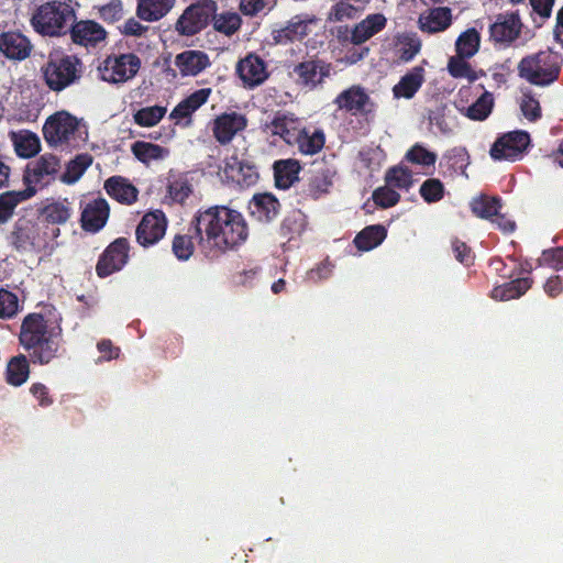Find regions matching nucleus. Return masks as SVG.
<instances>
[{"mask_svg":"<svg viewBox=\"0 0 563 563\" xmlns=\"http://www.w3.org/2000/svg\"><path fill=\"white\" fill-rule=\"evenodd\" d=\"M452 251L455 260L465 267L474 263L475 254L472 247L459 238H453L451 241Z\"/></svg>","mask_w":563,"mask_h":563,"instance_id":"62","label":"nucleus"},{"mask_svg":"<svg viewBox=\"0 0 563 563\" xmlns=\"http://www.w3.org/2000/svg\"><path fill=\"white\" fill-rule=\"evenodd\" d=\"M500 208L501 203L498 197L477 196L471 199V211L481 219H493Z\"/></svg>","mask_w":563,"mask_h":563,"instance_id":"44","label":"nucleus"},{"mask_svg":"<svg viewBox=\"0 0 563 563\" xmlns=\"http://www.w3.org/2000/svg\"><path fill=\"white\" fill-rule=\"evenodd\" d=\"M387 236V230L382 224L365 227L354 238L355 246L362 252L377 247Z\"/></svg>","mask_w":563,"mask_h":563,"instance_id":"36","label":"nucleus"},{"mask_svg":"<svg viewBox=\"0 0 563 563\" xmlns=\"http://www.w3.org/2000/svg\"><path fill=\"white\" fill-rule=\"evenodd\" d=\"M406 159L410 163L422 165V166H432L437 162V154L430 151H427L420 144H415L405 155Z\"/></svg>","mask_w":563,"mask_h":563,"instance_id":"60","label":"nucleus"},{"mask_svg":"<svg viewBox=\"0 0 563 563\" xmlns=\"http://www.w3.org/2000/svg\"><path fill=\"white\" fill-rule=\"evenodd\" d=\"M32 47L31 40L19 32L0 34V52L9 59H26L31 55Z\"/></svg>","mask_w":563,"mask_h":563,"instance_id":"23","label":"nucleus"},{"mask_svg":"<svg viewBox=\"0 0 563 563\" xmlns=\"http://www.w3.org/2000/svg\"><path fill=\"white\" fill-rule=\"evenodd\" d=\"M172 253L180 262L190 260L195 253L194 236L189 233H176L172 240Z\"/></svg>","mask_w":563,"mask_h":563,"instance_id":"49","label":"nucleus"},{"mask_svg":"<svg viewBox=\"0 0 563 563\" xmlns=\"http://www.w3.org/2000/svg\"><path fill=\"white\" fill-rule=\"evenodd\" d=\"M110 217V205L103 197L88 201L81 211L80 223L86 232L97 233L108 222Z\"/></svg>","mask_w":563,"mask_h":563,"instance_id":"17","label":"nucleus"},{"mask_svg":"<svg viewBox=\"0 0 563 563\" xmlns=\"http://www.w3.org/2000/svg\"><path fill=\"white\" fill-rule=\"evenodd\" d=\"M530 141L529 133L523 130L504 133L492 145L489 155L495 161H517L527 152Z\"/></svg>","mask_w":563,"mask_h":563,"instance_id":"9","label":"nucleus"},{"mask_svg":"<svg viewBox=\"0 0 563 563\" xmlns=\"http://www.w3.org/2000/svg\"><path fill=\"white\" fill-rule=\"evenodd\" d=\"M531 18L537 27H541L553 12L555 0H529Z\"/></svg>","mask_w":563,"mask_h":563,"instance_id":"55","label":"nucleus"},{"mask_svg":"<svg viewBox=\"0 0 563 563\" xmlns=\"http://www.w3.org/2000/svg\"><path fill=\"white\" fill-rule=\"evenodd\" d=\"M481 45V34L476 29H467L455 41L456 55L472 57Z\"/></svg>","mask_w":563,"mask_h":563,"instance_id":"45","label":"nucleus"},{"mask_svg":"<svg viewBox=\"0 0 563 563\" xmlns=\"http://www.w3.org/2000/svg\"><path fill=\"white\" fill-rule=\"evenodd\" d=\"M59 234L58 228H43L25 217L19 218L8 235L10 245L18 253H40Z\"/></svg>","mask_w":563,"mask_h":563,"instance_id":"4","label":"nucleus"},{"mask_svg":"<svg viewBox=\"0 0 563 563\" xmlns=\"http://www.w3.org/2000/svg\"><path fill=\"white\" fill-rule=\"evenodd\" d=\"M331 186L332 181L329 172H317L308 179V195L313 198H319L321 195L328 194Z\"/></svg>","mask_w":563,"mask_h":563,"instance_id":"54","label":"nucleus"},{"mask_svg":"<svg viewBox=\"0 0 563 563\" xmlns=\"http://www.w3.org/2000/svg\"><path fill=\"white\" fill-rule=\"evenodd\" d=\"M398 45L399 59L408 63L415 58V56L421 49V40L413 32H405L396 37Z\"/></svg>","mask_w":563,"mask_h":563,"instance_id":"42","label":"nucleus"},{"mask_svg":"<svg viewBox=\"0 0 563 563\" xmlns=\"http://www.w3.org/2000/svg\"><path fill=\"white\" fill-rule=\"evenodd\" d=\"M33 194L32 189L0 194V227L8 223L13 216L15 207L29 199Z\"/></svg>","mask_w":563,"mask_h":563,"instance_id":"39","label":"nucleus"},{"mask_svg":"<svg viewBox=\"0 0 563 563\" xmlns=\"http://www.w3.org/2000/svg\"><path fill=\"white\" fill-rule=\"evenodd\" d=\"M82 68V62L76 55H49L42 75L46 86L59 92L80 80Z\"/></svg>","mask_w":563,"mask_h":563,"instance_id":"5","label":"nucleus"},{"mask_svg":"<svg viewBox=\"0 0 563 563\" xmlns=\"http://www.w3.org/2000/svg\"><path fill=\"white\" fill-rule=\"evenodd\" d=\"M306 228V217L298 210H291L283 220L279 232L280 236L291 240L295 236H299Z\"/></svg>","mask_w":563,"mask_h":563,"instance_id":"46","label":"nucleus"},{"mask_svg":"<svg viewBox=\"0 0 563 563\" xmlns=\"http://www.w3.org/2000/svg\"><path fill=\"white\" fill-rule=\"evenodd\" d=\"M30 361L25 354L12 356L5 368V382L10 386L19 387L25 384L30 377Z\"/></svg>","mask_w":563,"mask_h":563,"instance_id":"33","label":"nucleus"},{"mask_svg":"<svg viewBox=\"0 0 563 563\" xmlns=\"http://www.w3.org/2000/svg\"><path fill=\"white\" fill-rule=\"evenodd\" d=\"M522 114L529 121H537L541 118L539 101L530 93L525 95L520 104Z\"/></svg>","mask_w":563,"mask_h":563,"instance_id":"64","label":"nucleus"},{"mask_svg":"<svg viewBox=\"0 0 563 563\" xmlns=\"http://www.w3.org/2000/svg\"><path fill=\"white\" fill-rule=\"evenodd\" d=\"M79 121L66 111L51 114L43 126V135L46 143L51 146H57L69 143L70 139L78 130Z\"/></svg>","mask_w":563,"mask_h":563,"instance_id":"11","label":"nucleus"},{"mask_svg":"<svg viewBox=\"0 0 563 563\" xmlns=\"http://www.w3.org/2000/svg\"><path fill=\"white\" fill-rule=\"evenodd\" d=\"M334 103L340 110L352 115H368L374 112L375 107L366 90L360 85L342 90L334 99Z\"/></svg>","mask_w":563,"mask_h":563,"instance_id":"14","label":"nucleus"},{"mask_svg":"<svg viewBox=\"0 0 563 563\" xmlns=\"http://www.w3.org/2000/svg\"><path fill=\"white\" fill-rule=\"evenodd\" d=\"M301 169L299 162L295 158H282L274 163L275 184L278 189H289Z\"/></svg>","mask_w":563,"mask_h":563,"instance_id":"30","label":"nucleus"},{"mask_svg":"<svg viewBox=\"0 0 563 563\" xmlns=\"http://www.w3.org/2000/svg\"><path fill=\"white\" fill-rule=\"evenodd\" d=\"M167 194L172 201L183 203L192 195V186L186 176L180 175L169 180Z\"/></svg>","mask_w":563,"mask_h":563,"instance_id":"51","label":"nucleus"},{"mask_svg":"<svg viewBox=\"0 0 563 563\" xmlns=\"http://www.w3.org/2000/svg\"><path fill=\"white\" fill-rule=\"evenodd\" d=\"M213 30L224 36H233L242 26V18L238 12L223 11L211 16Z\"/></svg>","mask_w":563,"mask_h":563,"instance_id":"37","label":"nucleus"},{"mask_svg":"<svg viewBox=\"0 0 563 563\" xmlns=\"http://www.w3.org/2000/svg\"><path fill=\"white\" fill-rule=\"evenodd\" d=\"M59 341V333L51 332L37 342L34 341L24 350L29 352L30 358L34 364L46 365L57 356L60 347Z\"/></svg>","mask_w":563,"mask_h":563,"instance_id":"25","label":"nucleus"},{"mask_svg":"<svg viewBox=\"0 0 563 563\" xmlns=\"http://www.w3.org/2000/svg\"><path fill=\"white\" fill-rule=\"evenodd\" d=\"M332 66L330 63L320 58H311L295 65L291 75H294L297 85L312 90L329 78Z\"/></svg>","mask_w":563,"mask_h":563,"instance_id":"12","label":"nucleus"},{"mask_svg":"<svg viewBox=\"0 0 563 563\" xmlns=\"http://www.w3.org/2000/svg\"><path fill=\"white\" fill-rule=\"evenodd\" d=\"M59 168V159L54 154H43L35 162L33 174L36 177L52 176Z\"/></svg>","mask_w":563,"mask_h":563,"instance_id":"57","label":"nucleus"},{"mask_svg":"<svg viewBox=\"0 0 563 563\" xmlns=\"http://www.w3.org/2000/svg\"><path fill=\"white\" fill-rule=\"evenodd\" d=\"M296 139L294 146H297L301 155H317L322 151L325 144V134L321 129L311 131L302 126Z\"/></svg>","mask_w":563,"mask_h":563,"instance_id":"31","label":"nucleus"},{"mask_svg":"<svg viewBox=\"0 0 563 563\" xmlns=\"http://www.w3.org/2000/svg\"><path fill=\"white\" fill-rule=\"evenodd\" d=\"M76 19V10L69 2L48 0L35 9L30 22L38 35L58 38V36L68 35Z\"/></svg>","mask_w":563,"mask_h":563,"instance_id":"2","label":"nucleus"},{"mask_svg":"<svg viewBox=\"0 0 563 563\" xmlns=\"http://www.w3.org/2000/svg\"><path fill=\"white\" fill-rule=\"evenodd\" d=\"M167 223L165 213L159 209L143 214L135 229L136 242L143 247L155 245L165 236Z\"/></svg>","mask_w":563,"mask_h":563,"instance_id":"13","label":"nucleus"},{"mask_svg":"<svg viewBox=\"0 0 563 563\" xmlns=\"http://www.w3.org/2000/svg\"><path fill=\"white\" fill-rule=\"evenodd\" d=\"M247 126V118L239 112H224L213 119L212 135L220 145L230 144Z\"/></svg>","mask_w":563,"mask_h":563,"instance_id":"15","label":"nucleus"},{"mask_svg":"<svg viewBox=\"0 0 563 563\" xmlns=\"http://www.w3.org/2000/svg\"><path fill=\"white\" fill-rule=\"evenodd\" d=\"M278 0H241L240 10L246 16H254L263 10H272Z\"/></svg>","mask_w":563,"mask_h":563,"instance_id":"63","label":"nucleus"},{"mask_svg":"<svg viewBox=\"0 0 563 563\" xmlns=\"http://www.w3.org/2000/svg\"><path fill=\"white\" fill-rule=\"evenodd\" d=\"M452 23V12L449 7H437L429 14L420 15L419 29L429 34L444 32Z\"/></svg>","mask_w":563,"mask_h":563,"instance_id":"27","label":"nucleus"},{"mask_svg":"<svg viewBox=\"0 0 563 563\" xmlns=\"http://www.w3.org/2000/svg\"><path fill=\"white\" fill-rule=\"evenodd\" d=\"M174 64L181 76H198L210 66L208 54L199 49H187L175 56Z\"/></svg>","mask_w":563,"mask_h":563,"instance_id":"24","label":"nucleus"},{"mask_svg":"<svg viewBox=\"0 0 563 563\" xmlns=\"http://www.w3.org/2000/svg\"><path fill=\"white\" fill-rule=\"evenodd\" d=\"M236 73L249 88L261 85L269 76L267 65L254 53L247 54L238 63Z\"/></svg>","mask_w":563,"mask_h":563,"instance_id":"20","label":"nucleus"},{"mask_svg":"<svg viewBox=\"0 0 563 563\" xmlns=\"http://www.w3.org/2000/svg\"><path fill=\"white\" fill-rule=\"evenodd\" d=\"M384 180L389 187L399 190H408L413 184L411 170L402 165L389 167L385 173Z\"/></svg>","mask_w":563,"mask_h":563,"instance_id":"43","label":"nucleus"},{"mask_svg":"<svg viewBox=\"0 0 563 563\" xmlns=\"http://www.w3.org/2000/svg\"><path fill=\"white\" fill-rule=\"evenodd\" d=\"M466 57L455 55L450 57L448 63V71L452 78H467L468 81L474 82L478 75L472 66L465 62Z\"/></svg>","mask_w":563,"mask_h":563,"instance_id":"52","label":"nucleus"},{"mask_svg":"<svg viewBox=\"0 0 563 563\" xmlns=\"http://www.w3.org/2000/svg\"><path fill=\"white\" fill-rule=\"evenodd\" d=\"M563 57L553 49H542L525 56L518 64V75L536 86H548L559 79Z\"/></svg>","mask_w":563,"mask_h":563,"instance_id":"3","label":"nucleus"},{"mask_svg":"<svg viewBox=\"0 0 563 563\" xmlns=\"http://www.w3.org/2000/svg\"><path fill=\"white\" fill-rule=\"evenodd\" d=\"M301 128L300 119L289 112H277L271 122H266V131L279 136L289 146H294Z\"/></svg>","mask_w":563,"mask_h":563,"instance_id":"19","label":"nucleus"},{"mask_svg":"<svg viewBox=\"0 0 563 563\" xmlns=\"http://www.w3.org/2000/svg\"><path fill=\"white\" fill-rule=\"evenodd\" d=\"M191 225L200 253L209 261H217L227 252L236 250L249 236L243 214L227 206L199 210Z\"/></svg>","mask_w":563,"mask_h":563,"instance_id":"1","label":"nucleus"},{"mask_svg":"<svg viewBox=\"0 0 563 563\" xmlns=\"http://www.w3.org/2000/svg\"><path fill=\"white\" fill-rule=\"evenodd\" d=\"M165 113L166 109L164 107L154 106L140 109L133 114V118L140 126H153L164 118Z\"/></svg>","mask_w":563,"mask_h":563,"instance_id":"53","label":"nucleus"},{"mask_svg":"<svg viewBox=\"0 0 563 563\" xmlns=\"http://www.w3.org/2000/svg\"><path fill=\"white\" fill-rule=\"evenodd\" d=\"M43 228H55L54 225L65 224L71 217V209L64 201H54L46 205L42 210Z\"/></svg>","mask_w":563,"mask_h":563,"instance_id":"40","label":"nucleus"},{"mask_svg":"<svg viewBox=\"0 0 563 563\" xmlns=\"http://www.w3.org/2000/svg\"><path fill=\"white\" fill-rule=\"evenodd\" d=\"M51 332H54V330L48 328L47 320L44 316L38 314V312H31L22 319V325H20L19 332V344L24 349Z\"/></svg>","mask_w":563,"mask_h":563,"instance_id":"22","label":"nucleus"},{"mask_svg":"<svg viewBox=\"0 0 563 563\" xmlns=\"http://www.w3.org/2000/svg\"><path fill=\"white\" fill-rule=\"evenodd\" d=\"M493 108V93L484 90L475 102L464 109H461L460 112L471 120L483 121L490 115Z\"/></svg>","mask_w":563,"mask_h":563,"instance_id":"41","label":"nucleus"},{"mask_svg":"<svg viewBox=\"0 0 563 563\" xmlns=\"http://www.w3.org/2000/svg\"><path fill=\"white\" fill-rule=\"evenodd\" d=\"M539 266L552 268L556 272L563 269V246L543 250L538 260Z\"/></svg>","mask_w":563,"mask_h":563,"instance_id":"59","label":"nucleus"},{"mask_svg":"<svg viewBox=\"0 0 563 563\" xmlns=\"http://www.w3.org/2000/svg\"><path fill=\"white\" fill-rule=\"evenodd\" d=\"M521 29L518 13L499 14L489 27V36L496 44L508 46L520 36Z\"/></svg>","mask_w":563,"mask_h":563,"instance_id":"18","label":"nucleus"},{"mask_svg":"<svg viewBox=\"0 0 563 563\" xmlns=\"http://www.w3.org/2000/svg\"><path fill=\"white\" fill-rule=\"evenodd\" d=\"M41 150L40 139L32 132L20 134L14 139V151L20 157H34Z\"/></svg>","mask_w":563,"mask_h":563,"instance_id":"48","label":"nucleus"},{"mask_svg":"<svg viewBox=\"0 0 563 563\" xmlns=\"http://www.w3.org/2000/svg\"><path fill=\"white\" fill-rule=\"evenodd\" d=\"M424 70L420 66L413 67L408 74L402 76L393 91L396 98L411 99L422 86L424 80Z\"/></svg>","mask_w":563,"mask_h":563,"instance_id":"34","label":"nucleus"},{"mask_svg":"<svg viewBox=\"0 0 563 563\" xmlns=\"http://www.w3.org/2000/svg\"><path fill=\"white\" fill-rule=\"evenodd\" d=\"M282 205L274 194H254L249 202L251 216L262 223L273 222L280 213Z\"/></svg>","mask_w":563,"mask_h":563,"instance_id":"21","label":"nucleus"},{"mask_svg":"<svg viewBox=\"0 0 563 563\" xmlns=\"http://www.w3.org/2000/svg\"><path fill=\"white\" fill-rule=\"evenodd\" d=\"M531 286L532 279L530 277H519L494 287L492 298L500 301L518 299L525 295Z\"/></svg>","mask_w":563,"mask_h":563,"instance_id":"32","label":"nucleus"},{"mask_svg":"<svg viewBox=\"0 0 563 563\" xmlns=\"http://www.w3.org/2000/svg\"><path fill=\"white\" fill-rule=\"evenodd\" d=\"M130 258V241L125 236L114 239L98 257L95 272L100 278L121 272Z\"/></svg>","mask_w":563,"mask_h":563,"instance_id":"8","label":"nucleus"},{"mask_svg":"<svg viewBox=\"0 0 563 563\" xmlns=\"http://www.w3.org/2000/svg\"><path fill=\"white\" fill-rule=\"evenodd\" d=\"M218 10L214 0H198L188 5L176 21L175 30L183 36H195L210 23L211 16Z\"/></svg>","mask_w":563,"mask_h":563,"instance_id":"6","label":"nucleus"},{"mask_svg":"<svg viewBox=\"0 0 563 563\" xmlns=\"http://www.w3.org/2000/svg\"><path fill=\"white\" fill-rule=\"evenodd\" d=\"M386 26V18L382 13L368 14L362 20L350 34V41L354 44H362L375 36Z\"/></svg>","mask_w":563,"mask_h":563,"instance_id":"28","label":"nucleus"},{"mask_svg":"<svg viewBox=\"0 0 563 563\" xmlns=\"http://www.w3.org/2000/svg\"><path fill=\"white\" fill-rule=\"evenodd\" d=\"M221 172L225 183L241 189L250 188L258 180L255 164L251 159L239 157L238 154L224 158Z\"/></svg>","mask_w":563,"mask_h":563,"instance_id":"10","label":"nucleus"},{"mask_svg":"<svg viewBox=\"0 0 563 563\" xmlns=\"http://www.w3.org/2000/svg\"><path fill=\"white\" fill-rule=\"evenodd\" d=\"M103 190L122 205H132L137 200L139 190L123 176H112L103 183Z\"/></svg>","mask_w":563,"mask_h":563,"instance_id":"26","label":"nucleus"},{"mask_svg":"<svg viewBox=\"0 0 563 563\" xmlns=\"http://www.w3.org/2000/svg\"><path fill=\"white\" fill-rule=\"evenodd\" d=\"M419 195L427 203H435L444 198L445 187L439 178H427L419 188Z\"/></svg>","mask_w":563,"mask_h":563,"instance_id":"50","label":"nucleus"},{"mask_svg":"<svg viewBox=\"0 0 563 563\" xmlns=\"http://www.w3.org/2000/svg\"><path fill=\"white\" fill-rule=\"evenodd\" d=\"M91 162L92 157L90 154H78L67 164L66 172L60 176V180L67 185L75 184L80 179Z\"/></svg>","mask_w":563,"mask_h":563,"instance_id":"47","label":"nucleus"},{"mask_svg":"<svg viewBox=\"0 0 563 563\" xmlns=\"http://www.w3.org/2000/svg\"><path fill=\"white\" fill-rule=\"evenodd\" d=\"M309 34V24L299 15L292 16L286 26L274 31L273 37L278 44H287L295 40H302Z\"/></svg>","mask_w":563,"mask_h":563,"instance_id":"35","label":"nucleus"},{"mask_svg":"<svg viewBox=\"0 0 563 563\" xmlns=\"http://www.w3.org/2000/svg\"><path fill=\"white\" fill-rule=\"evenodd\" d=\"M99 18L109 24L120 21L124 15L122 0H110V2L98 8Z\"/></svg>","mask_w":563,"mask_h":563,"instance_id":"58","label":"nucleus"},{"mask_svg":"<svg viewBox=\"0 0 563 563\" xmlns=\"http://www.w3.org/2000/svg\"><path fill=\"white\" fill-rule=\"evenodd\" d=\"M131 153L141 163L148 165L153 161L164 159L169 155V151L158 144L145 141H136L131 145Z\"/></svg>","mask_w":563,"mask_h":563,"instance_id":"38","label":"nucleus"},{"mask_svg":"<svg viewBox=\"0 0 563 563\" xmlns=\"http://www.w3.org/2000/svg\"><path fill=\"white\" fill-rule=\"evenodd\" d=\"M141 59L134 53L111 54L98 67L100 78L111 84H123L135 77Z\"/></svg>","mask_w":563,"mask_h":563,"instance_id":"7","label":"nucleus"},{"mask_svg":"<svg viewBox=\"0 0 563 563\" xmlns=\"http://www.w3.org/2000/svg\"><path fill=\"white\" fill-rule=\"evenodd\" d=\"M68 35L74 44L86 48H95L99 43L104 42L108 32L93 20H80L73 22Z\"/></svg>","mask_w":563,"mask_h":563,"instance_id":"16","label":"nucleus"},{"mask_svg":"<svg viewBox=\"0 0 563 563\" xmlns=\"http://www.w3.org/2000/svg\"><path fill=\"white\" fill-rule=\"evenodd\" d=\"M19 308V300L15 294L10 290L0 288V318L10 319Z\"/></svg>","mask_w":563,"mask_h":563,"instance_id":"61","label":"nucleus"},{"mask_svg":"<svg viewBox=\"0 0 563 563\" xmlns=\"http://www.w3.org/2000/svg\"><path fill=\"white\" fill-rule=\"evenodd\" d=\"M372 198L378 207L390 208L400 201L401 196L396 189L385 184L373 191Z\"/></svg>","mask_w":563,"mask_h":563,"instance_id":"56","label":"nucleus"},{"mask_svg":"<svg viewBox=\"0 0 563 563\" xmlns=\"http://www.w3.org/2000/svg\"><path fill=\"white\" fill-rule=\"evenodd\" d=\"M175 0H137L136 16L145 22H156L172 10Z\"/></svg>","mask_w":563,"mask_h":563,"instance_id":"29","label":"nucleus"}]
</instances>
